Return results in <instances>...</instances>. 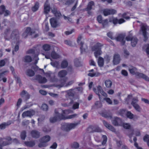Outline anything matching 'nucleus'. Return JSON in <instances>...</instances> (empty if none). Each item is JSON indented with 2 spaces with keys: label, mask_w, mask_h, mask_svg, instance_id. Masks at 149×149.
<instances>
[{
  "label": "nucleus",
  "mask_w": 149,
  "mask_h": 149,
  "mask_svg": "<svg viewBox=\"0 0 149 149\" xmlns=\"http://www.w3.org/2000/svg\"><path fill=\"white\" fill-rule=\"evenodd\" d=\"M51 11L54 16L56 17H60L61 16V14L60 11H58L56 8H53L52 9Z\"/></svg>",
  "instance_id": "nucleus-19"
},
{
  "label": "nucleus",
  "mask_w": 149,
  "mask_h": 149,
  "mask_svg": "<svg viewBox=\"0 0 149 149\" xmlns=\"http://www.w3.org/2000/svg\"><path fill=\"white\" fill-rule=\"evenodd\" d=\"M58 109H56L54 110V116L50 117L49 119V121L51 123H54L58 121H60L63 120L64 117L63 114L61 115L59 113Z\"/></svg>",
  "instance_id": "nucleus-2"
},
{
  "label": "nucleus",
  "mask_w": 149,
  "mask_h": 149,
  "mask_svg": "<svg viewBox=\"0 0 149 149\" xmlns=\"http://www.w3.org/2000/svg\"><path fill=\"white\" fill-rule=\"evenodd\" d=\"M104 15L106 16L110 15H113L116 13V11L113 9H105L103 10Z\"/></svg>",
  "instance_id": "nucleus-11"
},
{
  "label": "nucleus",
  "mask_w": 149,
  "mask_h": 149,
  "mask_svg": "<svg viewBox=\"0 0 149 149\" xmlns=\"http://www.w3.org/2000/svg\"><path fill=\"white\" fill-rule=\"evenodd\" d=\"M78 124L76 123H65L62 125L61 129L66 132H68L72 129L74 128Z\"/></svg>",
  "instance_id": "nucleus-4"
},
{
  "label": "nucleus",
  "mask_w": 149,
  "mask_h": 149,
  "mask_svg": "<svg viewBox=\"0 0 149 149\" xmlns=\"http://www.w3.org/2000/svg\"><path fill=\"white\" fill-rule=\"evenodd\" d=\"M21 138L23 140H24L26 137V132L25 131H23L21 133Z\"/></svg>",
  "instance_id": "nucleus-48"
},
{
  "label": "nucleus",
  "mask_w": 149,
  "mask_h": 149,
  "mask_svg": "<svg viewBox=\"0 0 149 149\" xmlns=\"http://www.w3.org/2000/svg\"><path fill=\"white\" fill-rule=\"evenodd\" d=\"M68 95L69 96L73 97L75 94V92L73 90H70L67 92Z\"/></svg>",
  "instance_id": "nucleus-40"
},
{
  "label": "nucleus",
  "mask_w": 149,
  "mask_h": 149,
  "mask_svg": "<svg viewBox=\"0 0 149 149\" xmlns=\"http://www.w3.org/2000/svg\"><path fill=\"white\" fill-rule=\"evenodd\" d=\"M68 65V63L67 61L65 60H63L61 63V67L62 68H66Z\"/></svg>",
  "instance_id": "nucleus-36"
},
{
  "label": "nucleus",
  "mask_w": 149,
  "mask_h": 149,
  "mask_svg": "<svg viewBox=\"0 0 149 149\" xmlns=\"http://www.w3.org/2000/svg\"><path fill=\"white\" fill-rule=\"evenodd\" d=\"M63 86V84H51L49 85L42 84L41 85V87L42 88H50L52 87H55L58 89H59Z\"/></svg>",
  "instance_id": "nucleus-16"
},
{
  "label": "nucleus",
  "mask_w": 149,
  "mask_h": 149,
  "mask_svg": "<svg viewBox=\"0 0 149 149\" xmlns=\"http://www.w3.org/2000/svg\"><path fill=\"white\" fill-rule=\"evenodd\" d=\"M98 64L99 66L100 67H102L104 65V61L103 58L101 57H99L98 60Z\"/></svg>",
  "instance_id": "nucleus-34"
},
{
  "label": "nucleus",
  "mask_w": 149,
  "mask_h": 149,
  "mask_svg": "<svg viewBox=\"0 0 149 149\" xmlns=\"http://www.w3.org/2000/svg\"><path fill=\"white\" fill-rule=\"evenodd\" d=\"M81 38L82 36H79L77 38V42L81 46L80 48L81 52V53H82L86 51L87 49V46L86 44H84L83 42H80Z\"/></svg>",
  "instance_id": "nucleus-6"
},
{
  "label": "nucleus",
  "mask_w": 149,
  "mask_h": 149,
  "mask_svg": "<svg viewBox=\"0 0 149 149\" xmlns=\"http://www.w3.org/2000/svg\"><path fill=\"white\" fill-rule=\"evenodd\" d=\"M92 130V132H100L102 131V130L98 126H95L92 127L91 128Z\"/></svg>",
  "instance_id": "nucleus-33"
},
{
  "label": "nucleus",
  "mask_w": 149,
  "mask_h": 149,
  "mask_svg": "<svg viewBox=\"0 0 149 149\" xmlns=\"http://www.w3.org/2000/svg\"><path fill=\"white\" fill-rule=\"evenodd\" d=\"M39 4L38 2L36 3L34 6L32 8V10L33 12H35L38 10L39 8Z\"/></svg>",
  "instance_id": "nucleus-38"
},
{
  "label": "nucleus",
  "mask_w": 149,
  "mask_h": 149,
  "mask_svg": "<svg viewBox=\"0 0 149 149\" xmlns=\"http://www.w3.org/2000/svg\"><path fill=\"white\" fill-rule=\"evenodd\" d=\"M133 107L137 111L140 112L141 111V108L140 106L138 104L134 105V106H133Z\"/></svg>",
  "instance_id": "nucleus-58"
},
{
  "label": "nucleus",
  "mask_w": 149,
  "mask_h": 149,
  "mask_svg": "<svg viewBox=\"0 0 149 149\" xmlns=\"http://www.w3.org/2000/svg\"><path fill=\"white\" fill-rule=\"evenodd\" d=\"M30 134L32 137L35 139L38 138L40 136V133L36 130H32Z\"/></svg>",
  "instance_id": "nucleus-14"
},
{
  "label": "nucleus",
  "mask_w": 149,
  "mask_h": 149,
  "mask_svg": "<svg viewBox=\"0 0 149 149\" xmlns=\"http://www.w3.org/2000/svg\"><path fill=\"white\" fill-rule=\"evenodd\" d=\"M129 69L130 72L133 74H136L137 72L136 68L132 66L130 67Z\"/></svg>",
  "instance_id": "nucleus-31"
},
{
  "label": "nucleus",
  "mask_w": 149,
  "mask_h": 149,
  "mask_svg": "<svg viewBox=\"0 0 149 149\" xmlns=\"http://www.w3.org/2000/svg\"><path fill=\"white\" fill-rule=\"evenodd\" d=\"M50 139L51 138L50 136L49 135H46L40 139L39 141L45 142L46 143L50 140Z\"/></svg>",
  "instance_id": "nucleus-22"
},
{
  "label": "nucleus",
  "mask_w": 149,
  "mask_h": 149,
  "mask_svg": "<svg viewBox=\"0 0 149 149\" xmlns=\"http://www.w3.org/2000/svg\"><path fill=\"white\" fill-rule=\"evenodd\" d=\"M102 116L106 118H112L111 114L107 112H103L102 113Z\"/></svg>",
  "instance_id": "nucleus-35"
},
{
  "label": "nucleus",
  "mask_w": 149,
  "mask_h": 149,
  "mask_svg": "<svg viewBox=\"0 0 149 149\" xmlns=\"http://www.w3.org/2000/svg\"><path fill=\"white\" fill-rule=\"evenodd\" d=\"M24 58L25 61L26 62H30L32 60L31 57L29 56H26Z\"/></svg>",
  "instance_id": "nucleus-47"
},
{
  "label": "nucleus",
  "mask_w": 149,
  "mask_h": 149,
  "mask_svg": "<svg viewBox=\"0 0 149 149\" xmlns=\"http://www.w3.org/2000/svg\"><path fill=\"white\" fill-rule=\"evenodd\" d=\"M50 56L53 59H56L60 58V55L56 53L55 52L53 51L51 53Z\"/></svg>",
  "instance_id": "nucleus-24"
},
{
  "label": "nucleus",
  "mask_w": 149,
  "mask_h": 149,
  "mask_svg": "<svg viewBox=\"0 0 149 149\" xmlns=\"http://www.w3.org/2000/svg\"><path fill=\"white\" fill-rule=\"evenodd\" d=\"M112 124L114 126H117L123 125V123L121 119L118 117H115L112 121Z\"/></svg>",
  "instance_id": "nucleus-8"
},
{
  "label": "nucleus",
  "mask_w": 149,
  "mask_h": 149,
  "mask_svg": "<svg viewBox=\"0 0 149 149\" xmlns=\"http://www.w3.org/2000/svg\"><path fill=\"white\" fill-rule=\"evenodd\" d=\"M49 5L47 1H46L44 5V13L45 14H47L50 11Z\"/></svg>",
  "instance_id": "nucleus-21"
},
{
  "label": "nucleus",
  "mask_w": 149,
  "mask_h": 149,
  "mask_svg": "<svg viewBox=\"0 0 149 149\" xmlns=\"http://www.w3.org/2000/svg\"><path fill=\"white\" fill-rule=\"evenodd\" d=\"M11 124V122L9 121L7 123H3L0 125V129L1 130L5 129Z\"/></svg>",
  "instance_id": "nucleus-27"
},
{
  "label": "nucleus",
  "mask_w": 149,
  "mask_h": 149,
  "mask_svg": "<svg viewBox=\"0 0 149 149\" xmlns=\"http://www.w3.org/2000/svg\"><path fill=\"white\" fill-rule=\"evenodd\" d=\"M136 140L137 139L136 137H134L133 139V140L135 142L134 145L135 147L137 148V149H143L139 147L138 144L136 142Z\"/></svg>",
  "instance_id": "nucleus-61"
},
{
  "label": "nucleus",
  "mask_w": 149,
  "mask_h": 149,
  "mask_svg": "<svg viewBox=\"0 0 149 149\" xmlns=\"http://www.w3.org/2000/svg\"><path fill=\"white\" fill-rule=\"evenodd\" d=\"M71 146L73 148H77L79 147V145L78 143L75 142L72 144Z\"/></svg>",
  "instance_id": "nucleus-56"
},
{
  "label": "nucleus",
  "mask_w": 149,
  "mask_h": 149,
  "mask_svg": "<svg viewBox=\"0 0 149 149\" xmlns=\"http://www.w3.org/2000/svg\"><path fill=\"white\" fill-rule=\"evenodd\" d=\"M40 143L38 144V147L40 148L44 147L47 146V144L45 142H42L40 141Z\"/></svg>",
  "instance_id": "nucleus-49"
},
{
  "label": "nucleus",
  "mask_w": 149,
  "mask_h": 149,
  "mask_svg": "<svg viewBox=\"0 0 149 149\" xmlns=\"http://www.w3.org/2000/svg\"><path fill=\"white\" fill-rule=\"evenodd\" d=\"M94 5V2L92 1H91L88 3L87 8L86 9V10L88 11V13L89 15L91 14V13L90 11L92 9V6Z\"/></svg>",
  "instance_id": "nucleus-26"
},
{
  "label": "nucleus",
  "mask_w": 149,
  "mask_h": 149,
  "mask_svg": "<svg viewBox=\"0 0 149 149\" xmlns=\"http://www.w3.org/2000/svg\"><path fill=\"white\" fill-rule=\"evenodd\" d=\"M35 113V111L34 110L30 109L23 112L22 114V116L23 118H24L26 117H31L34 115Z\"/></svg>",
  "instance_id": "nucleus-10"
},
{
  "label": "nucleus",
  "mask_w": 149,
  "mask_h": 149,
  "mask_svg": "<svg viewBox=\"0 0 149 149\" xmlns=\"http://www.w3.org/2000/svg\"><path fill=\"white\" fill-rule=\"evenodd\" d=\"M104 100H105L109 104H112V101L110 98L108 97L104 98Z\"/></svg>",
  "instance_id": "nucleus-63"
},
{
  "label": "nucleus",
  "mask_w": 149,
  "mask_h": 149,
  "mask_svg": "<svg viewBox=\"0 0 149 149\" xmlns=\"http://www.w3.org/2000/svg\"><path fill=\"white\" fill-rule=\"evenodd\" d=\"M143 140L147 142V144L149 147V136L148 134L146 135L143 138Z\"/></svg>",
  "instance_id": "nucleus-46"
},
{
  "label": "nucleus",
  "mask_w": 149,
  "mask_h": 149,
  "mask_svg": "<svg viewBox=\"0 0 149 149\" xmlns=\"http://www.w3.org/2000/svg\"><path fill=\"white\" fill-rule=\"evenodd\" d=\"M127 111L126 109H121L119 110L118 113L121 116H123L125 114H126Z\"/></svg>",
  "instance_id": "nucleus-41"
},
{
  "label": "nucleus",
  "mask_w": 149,
  "mask_h": 149,
  "mask_svg": "<svg viewBox=\"0 0 149 149\" xmlns=\"http://www.w3.org/2000/svg\"><path fill=\"white\" fill-rule=\"evenodd\" d=\"M108 22L107 19H105L103 20L102 22L101 23L102 24L104 27L107 26L108 24Z\"/></svg>",
  "instance_id": "nucleus-51"
},
{
  "label": "nucleus",
  "mask_w": 149,
  "mask_h": 149,
  "mask_svg": "<svg viewBox=\"0 0 149 149\" xmlns=\"http://www.w3.org/2000/svg\"><path fill=\"white\" fill-rule=\"evenodd\" d=\"M36 77L40 83H45L47 81V80L45 77H42L39 75H37Z\"/></svg>",
  "instance_id": "nucleus-29"
},
{
  "label": "nucleus",
  "mask_w": 149,
  "mask_h": 149,
  "mask_svg": "<svg viewBox=\"0 0 149 149\" xmlns=\"http://www.w3.org/2000/svg\"><path fill=\"white\" fill-rule=\"evenodd\" d=\"M20 95L22 97H24L26 100L29 99L30 97L28 93L26 91H23L20 93Z\"/></svg>",
  "instance_id": "nucleus-25"
},
{
  "label": "nucleus",
  "mask_w": 149,
  "mask_h": 149,
  "mask_svg": "<svg viewBox=\"0 0 149 149\" xmlns=\"http://www.w3.org/2000/svg\"><path fill=\"white\" fill-rule=\"evenodd\" d=\"M75 65L76 67L79 66L80 65V62L78 59H75L74 60Z\"/></svg>",
  "instance_id": "nucleus-62"
},
{
  "label": "nucleus",
  "mask_w": 149,
  "mask_h": 149,
  "mask_svg": "<svg viewBox=\"0 0 149 149\" xmlns=\"http://www.w3.org/2000/svg\"><path fill=\"white\" fill-rule=\"evenodd\" d=\"M8 72L7 70L4 71L1 73L0 72V81L2 80V77L7 74Z\"/></svg>",
  "instance_id": "nucleus-50"
},
{
  "label": "nucleus",
  "mask_w": 149,
  "mask_h": 149,
  "mask_svg": "<svg viewBox=\"0 0 149 149\" xmlns=\"http://www.w3.org/2000/svg\"><path fill=\"white\" fill-rule=\"evenodd\" d=\"M146 48V51L148 54H149V44L145 45L143 47V49Z\"/></svg>",
  "instance_id": "nucleus-64"
},
{
  "label": "nucleus",
  "mask_w": 149,
  "mask_h": 149,
  "mask_svg": "<svg viewBox=\"0 0 149 149\" xmlns=\"http://www.w3.org/2000/svg\"><path fill=\"white\" fill-rule=\"evenodd\" d=\"M10 30L9 29H6L4 32V37L6 39L9 40L10 39H13L14 41L15 40L18 42L19 39V33L17 30H13L11 35L10 38H7V36L9 34Z\"/></svg>",
  "instance_id": "nucleus-1"
},
{
  "label": "nucleus",
  "mask_w": 149,
  "mask_h": 149,
  "mask_svg": "<svg viewBox=\"0 0 149 149\" xmlns=\"http://www.w3.org/2000/svg\"><path fill=\"white\" fill-rule=\"evenodd\" d=\"M125 36V35L124 34H120L116 38V40L117 41L121 42L122 45H123L125 42L124 39Z\"/></svg>",
  "instance_id": "nucleus-18"
},
{
  "label": "nucleus",
  "mask_w": 149,
  "mask_h": 149,
  "mask_svg": "<svg viewBox=\"0 0 149 149\" xmlns=\"http://www.w3.org/2000/svg\"><path fill=\"white\" fill-rule=\"evenodd\" d=\"M50 22L51 26L53 28H56L59 25V23L58 22L56 18L54 17L51 18L50 19Z\"/></svg>",
  "instance_id": "nucleus-13"
},
{
  "label": "nucleus",
  "mask_w": 149,
  "mask_h": 149,
  "mask_svg": "<svg viewBox=\"0 0 149 149\" xmlns=\"http://www.w3.org/2000/svg\"><path fill=\"white\" fill-rule=\"evenodd\" d=\"M103 122L104 125L107 128L113 132H116V129L104 120H103Z\"/></svg>",
  "instance_id": "nucleus-15"
},
{
  "label": "nucleus",
  "mask_w": 149,
  "mask_h": 149,
  "mask_svg": "<svg viewBox=\"0 0 149 149\" xmlns=\"http://www.w3.org/2000/svg\"><path fill=\"white\" fill-rule=\"evenodd\" d=\"M125 39L127 41H131V45L133 47L136 46L138 41V39L136 37H132V34L131 31L129 32L128 35L126 37Z\"/></svg>",
  "instance_id": "nucleus-5"
},
{
  "label": "nucleus",
  "mask_w": 149,
  "mask_h": 149,
  "mask_svg": "<svg viewBox=\"0 0 149 149\" xmlns=\"http://www.w3.org/2000/svg\"><path fill=\"white\" fill-rule=\"evenodd\" d=\"M50 64L53 67L57 68L58 66L59 63L58 61H56L54 62H51Z\"/></svg>",
  "instance_id": "nucleus-55"
},
{
  "label": "nucleus",
  "mask_w": 149,
  "mask_h": 149,
  "mask_svg": "<svg viewBox=\"0 0 149 149\" xmlns=\"http://www.w3.org/2000/svg\"><path fill=\"white\" fill-rule=\"evenodd\" d=\"M41 108L42 110L46 111L48 109V106L46 104H43L41 106Z\"/></svg>",
  "instance_id": "nucleus-52"
},
{
  "label": "nucleus",
  "mask_w": 149,
  "mask_h": 149,
  "mask_svg": "<svg viewBox=\"0 0 149 149\" xmlns=\"http://www.w3.org/2000/svg\"><path fill=\"white\" fill-rule=\"evenodd\" d=\"M102 106V104L101 102L99 101H96L95 104V108H98L101 107Z\"/></svg>",
  "instance_id": "nucleus-44"
},
{
  "label": "nucleus",
  "mask_w": 149,
  "mask_h": 149,
  "mask_svg": "<svg viewBox=\"0 0 149 149\" xmlns=\"http://www.w3.org/2000/svg\"><path fill=\"white\" fill-rule=\"evenodd\" d=\"M93 71L94 70L93 69L90 70L89 73L88 74V75L91 77L98 76L99 75L98 73L96 72H93Z\"/></svg>",
  "instance_id": "nucleus-32"
},
{
  "label": "nucleus",
  "mask_w": 149,
  "mask_h": 149,
  "mask_svg": "<svg viewBox=\"0 0 149 149\" xmlns=\"http://www.w3.org/2000/svg\"><path fill=\"white\" fill-rule=\"evenodd\" d=\"M109 21L110 22H112L115 25L117 24H120L125 22V20L123 18L118 19L117 18L114 17L110 18Z\"/></svg>",
  "instance_id": "nucleus-9"
},
{
  "label": "nucleus",
  "mask_w": 149,
  "mask_h": 149,
  "mask_svg": "<svg viewBox=\"0 0 149 149\" xmlns=\"http://www.w3.org/2000/svg\"><path fill=\"white\" fill-rule=\"evenodd\" d=\"M67 74V72L65 70L60 71L58 73V76L60 78H63L65 77Z\"/></svg>",
  "instance_id": "nucleus-23"
},
{
  "label": "nucleus",
  "mask_w": 149,
  "mask_h": 149,
  "mask_svg": "<svg viewBox=\"0 0 149 149\" xmlns=\"http://www.w3.org/2000/svg\"><path fill=\"white\" fill-rule=\"evenodd\" d=\"M132 97V95H129L125 99V102L127 104H128L130 102L131 99Z\"/></svg>",
  "instance_id": "nucleus-45"
},
{
  "label": "nucleus",
  "mask_w": 149,
  "mask_h": 149,
  "mask_svg": "<svg viewBox=\"0 0 149 149\" xmlns=\"http://www.w3.org/2000/svg\"><path fill=\"white\" fill-rule=\"evenodd\" d=\"M139 78H141L146 80V81H149V78L145 74L139 73L137 72L135 74Z\"/></svg>",
  "instance_id": "nucleus-20"
},
{
  "label": "nucleus",
  "mask_w": 149,
  "mask_h": 149,
  "mask_svg": "<svg viewBox=\"0 0 149 149\" xmlns=\"http://www.w3.org/2000/svg\"><path fill=\"white\" fill-rule=\"evenodd\" d=\"M79 103L77 102H75L73 105L72 108L73 109H78L79 108Z\"/></svg>",
  "instance_id": "nucleus-54"
},
{
  "label": "nucleus",
  "mask_w": 149,
  "mask_h": 149,
  "mask_svg": "<svg viewBox=\"0 0 149 149\" xmlns=\"http://www.w3.org/2000/svg\"><path fill=\"white\" fill-rule=\"evenodd\" d=\"M5 10V7L3 5H2L0 6V14L3 13Z\"/></svg>",
  "instance_id": "nucleus-53"
},
{
  "label": "nucleus",
  "mask_w": 149,
  "mask_h": 149,
  "mask_svg": "<svg viewBox=\"0 0 149 149\" xmlns=\"http://www.w3.org/2000/svg\"><path fill=\"white\" fill-rule=\"evenodd\" d=\"M50 46L47 44L44 45L42 46L43 49L45 51H49L50 49Z\"/></svg>",
  "instance_id": "nucleus-37"
},
{
  "label": "nucleus",
  "mask_w": 149,
  "mask_h": 149,
  "mask_svg": "<svg viewBox=\"0 0 149 149\" xmlns=\"http://www.w3.org/2000/svg\"><path fill=\"white\" fill-rule=\"evenodd\" d=\"M127 13H124L122 15L121 17L126 20H128L130 18V17L129 16H127Z\"/></svg>",
  "instance_id": "nucleus-59"
},
{
  "label": "nucleus",
  "mask_w": 149,
  "mask_h": 149,
  "mask_svg": "<svg viewBox=\"0 0 149 149\" xmlns=\"http://www.w3.org/2000/svg\"><path fill=\"white\" fill-rule=\"evenodd\" d=\"M102 46V45L99 43H97L95 45L92 47L91 49L93 51H95L94 55L96 58L102 54L101 51V47Z\"/></svg>",
  "instance_id": "nucleus-3"
},
{
  "label": "nucleus",
  "mask_w": 149,
  "mask_h": 149,
  "mask_svg": "<svg viewBox=\"0 0 149 149\" xmlns=\"http://www.w3.org/2000/svg\"><path fill=\"white\" fill-rule=\"evenodd\" d=\"M26 74L29 76H33L34 74V72L32 70H29L27 71Z\"/></svg>",
  "instance_id": "nucleus-43"
},
{
  "label": "nucleus",
  "mask_w": 149,
  "mask_h": 149,
  "mask_svg": "<svg viewBox=\"0 0 149 149\" xmlns=\"http://www.w3.org/2000/svg\"><path fill=\"white\" fill-rule=\"evenodd\" d=\"M73 111L71 110H62V113L61 114H63V115L64 117V118L63 119H65L66 117L65 116V115L68 114L70 113H73Z\"/></svg>",
  "instance_id": "nucleus-28"
},
{
  "label": "nucleus",
  "mask_w": 149,
  "mask_h": 149,
  "mask_svg": "<svg viewBox=\"0 0 149 149\" xmlns=\"http://www.w3.org/2000/svg\"><path fill=\"white\" fill-rule=\"evenodd\" d=\"M126 115L127 118L130 119L133 118L134 117V115L130 111H127L126 113Z\"/></svg>",
  "instance_id": "nucleus-39"
},
{
  "label": "nucleus",
  "mask_w": 149,
  "mask_h": 149,
  "mask_svg": "<svg viewBox=\"0 0 149 149\" xmlns=\"http://www.w3.org/2000/svg\"><path fill=\"white\" fill-rule=\"evenodd\" d=\"M148 27L146 24H141L140 33L143 35L144 38V41H146L147 39L146 36V31Z\"/></svg>",
  "instance_id": "nucleus-7"
},
{
  "label": "nucleus",
  "mask_w": 149,
  "mask_h": 149,
  "mask_svg": "<svg viewBox=\"0 0 149 149\" xmlns=\"http://www.w3.org/2000/svg\"><path fill=\"white\" fill-rule=\"evenodd\" d=\"M24 144L26 146L29 147H32L35 145V142L33 141H25Z\"/></svg>",
  "instance_id": "nucleus-30"
},
{
  "label": "nucleus",
  "mask_w": 149,
  "mask_h": 149,
  "mask_svg": "<svg viewBox=\"0 0 149 149\" xmlns=\"http://www.w3.org/2000/svg\"><path fill=\"white\" fill-rule=\"evenodd\" d=\"M102 137L103 139V141L102 143V145H104L106 143L107 141V138L106 136L104 135L102 136Z\"/></svg>",
  "instance_id": "nucleus-60"
},
{
  "label": "nucleus",
  "mask_w": 149,
  "mask_h": 149,
  "mask_svg": "<svg viewBox=\"0 0 149 149\" xmlns=\"http://www.w3.org/2000/svg\"><path fill=\"white\" fill-rule=\"evenodd\" d=\"M138 100L137 97L134 98L132 99V101L131 104L133 106L136 104H138L137 103L138 102Z\"/></svg>",
  "instance_id": "nucleus-42"
},
{
  "label": "nucleus",
  "mask_w": 149,
  "mask_h": 149,
  "mask_svg": "<svg viewBox=\"0 0 149 149\" xmlns=\"http://www.w3.org/2000/svg\"><path fill=\"white\" fill-rule=\"evenodd\" d=\"M35 32V30L31 29L30 27H27L26 28L25 32L23 34V36L24 37H26L28 35H32Z\"/></svg>",
  "instance_id": "nucleus-12"
},
{
  "label": "nucleus",
  "mask_w": 149,
  "mask_h": 149,
  "mask_svg": "<svg viewBox=\"0 0 149 149\" xmlns=\"http://www.w3.org/2000/svg\"><path fill=\"white\" fill-rule=\"evenodd\" d=\"M120 58L119 55L118 54H115L113 56V63L114 65L118 64L120 61Z\"/></svg>",
  "instance_id": "nucleus-17"
},
{
  "label": "nucleus",
  "mask_w": 149,
  "mask_h": 149,
  "mask_svg": "<svg viewBox=\"0 0 149 149\" xmlns=\"http://www.w3.org/2000/svg\"><path fill=\"white\" fill-rule=\"evenodd\" d=\"M111 58V56L108 55H106L104 57L105 60L107 62H109Z\"/></svg>",
  "instance_id": "nucleus-57"
}]
</instances>
